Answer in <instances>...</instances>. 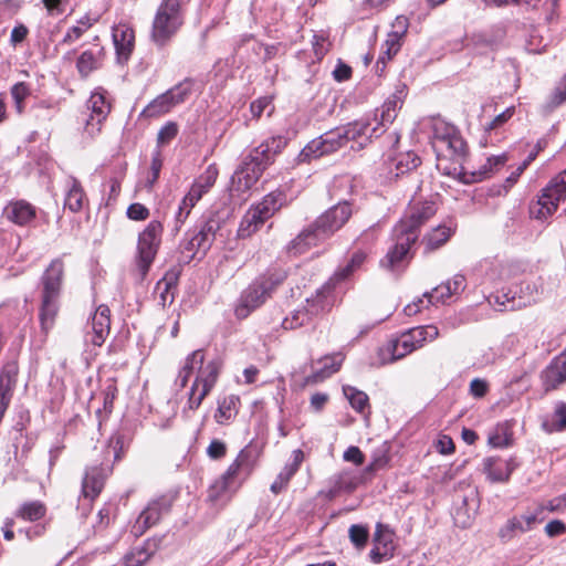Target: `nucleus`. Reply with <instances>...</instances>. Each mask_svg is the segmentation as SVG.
<instances>
[{
	"label": "nucleus",
	"mask_w": 566,
	"mask_h": 566,
	"mask_svg": "<svg viewBox=\"0 0 566 566\" xmlns=\"http://www.w3.org/2000/svg\"><path fill=\"white\" fill-rule=\"evenodd\" d=\"M344 460L347 462H353L356 465H360L364 463L365 457L363 452L357 447H349L343 455Z\"/></svg>",
	"instance_id": "774afa93"
},
{
	"label": "nucleus",
	"mask_w": 566,
	"mask_h": 566,
	"mask_svg": "<svg viewBox=\"0 0 566 566\" xmlns=\"http://www.w3.org/2000/svg\"><path fill=\"white\" fill-rule=\"evenodd\" d=\"M91 114L85 123V133L94 137L101 132L102 124L111 112V104L102 92H94L87 101Z\"/></svg>",
	"instance_id": "4468645a"
},
{
	"label": "nucleus",
	"mask_w": 566,
	"mask_h": 566,
	"mask_svg": "<svg viewBox=\"0 0 566 566\" xmlns=\"http://www.w3.org/2000/svg\"><path fill=\"white\" fill-rule=\"evenodd\" d=\"M552 429L555 431H562L566 429V403L558 402L556 403L553 420H552Z\"/></svg>",
	"instance_id": "052dcab7"
},
{
	"label": "nucleus",
	"mask_w": 566,
	"mask_h": 566,
	"mask_svg": "<svg viewBox=\"0 0 566 566\" xmlns=\"http://www.w3.org/2000/svg\"><path fill=\"white\" fill-rule=\"evenodd\" d=\"M378 128L374 127L369 134V137L373 136V134L377 133ZM368 132H369V124L363 123V122H355L352 124H348L344 127H340V133L343 134V138L345 144L349 140H356L363 136H366L368 138Z\"/></svg>",
	"instance_id": "ea45409f"
},
{
	"label": "nucleus",
	"mask_w": 566,
	"mask_h": 566,
	"mask_svg": "<svg viewBox=\"0 0 566 566\" xmlns=\"http://www.w3.org/2000/svg\"><path fill=\"white\" fill-rule=\"evenodd\" d=\"M436 211L433 202H415L409 206L405 218L398 224H405L408 232L418 234L419 227L434 216Z\"/></svg>",
	"instance_id": "b1692460"
},
{
	"label": "nucleus",
	"mask_w": 566,
	"mask_h": 566,
	"mask_svg": "<svg viewBox=\"0 0 566 566\" xmlns=\"http://www.w3.org/2000/svg\"><path fill=\"white\" fill-rule=\"evenodd\" d=\"M4 214L18 226H27L35 218V208L24 200H18L6 207Z\"/></svg>",
	"instance_id": "c85d7f7f"
},
{
	"label": "nucleus",
	"mask_w": 566,
	"mask_h": 566,
	"mask_svg": "<svg viewBox=\"0 0 566 566\" xmlns=\"http://www.w3.org/2000/svg\"><path fill=\"white\" fill-rule=\"evenodd\" d=\"M465 289V277L462 274H455L452 280L446 284L436 287V294L439 291H447V295H458Z\"/></svg>",
	"instance_id": "5fc2aeb1"
},
{
	"label": "nucleus",
	"mask_w": 566,
	"mask_h": 566,
	"mask_svg": "<svg viewBox=\"0 0 566 566\" xmlns=\"http://www.w3.org/2000/svg\"><path fill=\"white\" fill-rule=\"evenodd\" d=\"M240 398L235 395L223 397L218 402L214 419L219 424H228L232 421L239 411Z\"/></svg>",
	"instance_id": "473e14b6"
},
{
	"label": "nucleus",
	"mask_w": 566,
	"mask_h": 566,
	"mask_svg": "<svg viewBox=\"0 0 566 566\" xmlns=\"http://www.w3.org/2000/svg\"><path fill=\"white\" fill-rule=\"evenodd\" d=\"M273 109L272 97L270 96L260 97L250 105L253 118H260L264 112H268V115H271Z\"/></svg>",
	"instance_id": "4d7b16f0"
},
{
	"label": "nucleus",
	"mask_w": 566,
	"mask_h": 566,
	"mask_svg": "<svg viewBox=\"0 0 566 566\" xmlns=\"http://www.w3.org/2000/svg\"><path fill=\"white\" fill-rule=\"evenodd\" d=\"M340 128L329 130L310 142L300 153L298 161L305 163L332 154L345 146Z\"/></svg>",
	"instance_id": "9b49d317"
},
{
	"label": "nucleus",
	"mask_w": 566,
	"mask_h": 566,
	"mask_svg": "<svg viewBox=\"0 0 566 566\" xmlns=\"http://www.w3.org/2000/svg\"><path fill=\"white\" fill-rule=\"evenodd\" d=\"M46 509L39 501L27 502L20 506L17 516L24 521H38L45 515Z\"/></svg>",
	"instance_id": "37998d69"
},
{
	"label": "nucleus",
	"mask_w": 566,
	"mask_h": 566,
	"mask_svg": "<svg viewBox=\"0 0 566 566\" xmlns=\"http://www.w3.org/2000/svg\"><path fill=\"white\" fill-rule=\"evenodd\" d=\"M279 195L270 193L265 196L263 200L252 209L255 212H259V216L266 221L281 207V203L279 202Z\"/></svg>",
	"instance_id": "c03bdc74"
},
{
	"label": "nucleus",
	"mask_w": 566,
	"mask_h": 566,
	"mask_svg": "<svg viewBox=\"0 0 566 566\" xmlns=\"http://www.w3.org/2000/svg\"><path fill=\"white\" fill-rule=\"evenodd\" d=\"M218 169L210 165L192 184L188 193L184 197L176 213V228L179 229L189 217L192 208L216 184Z\"/></svg>",
	"instance_id": "1a4fd4ad"
},
{
	"label": "nucleus",
	"mask_w": 566,
	"mask_h": 566,
	"mask_svg": "<svg viewBox=\"0 0 566 566\" xmlns=\"http://www.w3.org/2000/svg\"><path fill=\"white\" fill-rule=\"evenodd\" d=\"M541 379L546 391L555 390L566 382V349L542 371Z\"/></svg>",
	"instance_id": "412c9836"
},
{
	"label": "nucleus",
	"mask_w": 566,
	"mask_h": 566,
	"mask_svg": "<svg viewBox=\"0 0 566 566\" xmlns=\"http://www.w3.org/2000/svg\"><path fill=\"white\" fill-rule=\"evenodd\" d=\"M366 258H367V254L363 251H357L355 252L349 262L338 269L335 274H334V277L333 280H336V281H343V280H347L348 277H350L358 269H360V266L364 264V262L366 261Z\"/></svg>",
	"instance_id": "a19ab883"
},
{
	"label": "nucleus",
	"mask_w": 566,
	"mask_h": 566,
	"mask_svg": "<svg viewBox=\"0 0 566 566\" xmlns=\"http://www.w3.org/2000/svg\"><path fill=\"white\" fill-rule=\"evenodd\" d=\"M504 38V29L496 27L473 33L470 36L469 45L476 54H489L496 51L502 45Z\"/></svg>",
	"instance_id": "2eb2a0df"
},
{
	"label": "nucleus",
	"mask_w": 566,
	"mask_h": 566,
	"mask_svg": "<svg viewBox=\"0 0 566 566\" xmlns=\"http://www.w3.org/2000/svg\"><path fill=\"white\" fill-rule=\"evenodd\" d=\"M566 199V169L551 179L548 185L542 189L537 203L531 208L535 219L545 220L553 216L560 203Z\"/></svg>",
	"instance_id": "0eeeda50"
},
{
	"label": "nucleus",
	"mask_w": 566,
	"mask_h": 566,
	"mask_svg": "<svg viewBox=\"0 0 566 566\" xmlns=\"http://www.w3.org/2000/svg\"><path fill=\"white\" fill-rule=\"evenodd\" d=\"M542 509H536L533 512H526L520 516L510 518L499 531V536L502 541H511L517 533H525L533 528L537 522L538 514Z\"/></svg>",
	"instance_id": "aec40b11"
},
{
	"label": "nucleus",
	"mask_w": 566,
	"mask_h": 566,
	"mask_svg": "<svg viewBox=\"0 0 566 566\" xmlns=\"http://www.w3.org/2000/svg\"><path fill=\"white\" fill-rule=\"evenodd\" d=\"M176 281V273H167L165 277L157 283V290H163L160 292V300L163 305H165L167 302L171 303L174 301V293L171 290L175 289Z\"/></svg>",
	"instance_id": "09e8293b"
},
{
	"label": "nucleus",
	"mask_w": 566,
	"mask_h": 566,
	"mask_svg": "<svg viewBox=\"0 0 566 566\" xmlns=\"http://www.w3.org/2000/svg\"><path fill=\"white\" fill-rule=\"evenodd\" d=\"M30 95V88L24 82H19L11 87V96L14 101L17 112L21 114L24 108V101Z\"/></svg>",
	"instance_id": "864d4df0"
},
{
	"label": "nucleus",
	"mask_w": 566,
	"mask_h": 566,
	"mask_svg": "<svg viewBox=\"0 0 566 566\" xmlns=\"http://www.w3.org/2000/svg\"><path fill=\"white\" fill-rule=\"evenodd\" d=\"M286 279L283 270H273L254 280L241 294L235 306L238 318L248 317L271 297L273 291Z\"/></svg>",
	"instance_id": "f03ea898"
},
{
	"label": "nucleus",
	"mask_w": 566,
	"mask_h": 566,
	"mask_svg": "<svg viewBox=\"0 0 566 566\" xmlns=\"http://www.w3.org/2000/svg\"><path fill=\"white\" fill-rule=\"evenodd\" d=\"M128 219L134 221H144L149 217V209L143 203H132L126 211Z\"/></svg>",
	"instance_id": "e2e57ef3"
},
{
	"label": "nucleus",
	"mask_w": 566,
	"mask_h": 566,
	"mask_svg": "<svg viewBox=\"0 0 566 566\" xmlns=\"http://www.w3.org/2000/svg\"><path fill=\"white\" fill-rule=\"evenodd\" d=\"M431 144L438 157L463 156L465 153V143L457 128L442 119L433 120Z\"/></svg>",
	"instance_id": "6e6552de"
},
{
	"label": "nucleus",
	"mask_w": 566,
	"mask_h": 566,
	"mask_svg": "<svg viewBox=\"0 0 566 566\" xmlns=\"http://www.w3.org/2000/svg\"><path fill=\"white\" fill-rule=\"evenodd\" d=\"M389 448L386 443H382L380 447H378L373 455L371 461L369 465L367 467L368 472H376L378 470L384 469L387 463L389 462V455H388Z\"/></svg>",
	"instance_id": "8fccbe9b"
},
{
	"label": "nucleus",
	"mask_w": 566,
	"mask_h": 566,
	"mask_svg": "<svg viewBox=\"0 0 566 566\" xmlns=\"http://www.w3.org/2000/svg\"><path fill=\"white\" fill-rule=\"evenodd\" d=\"M323 240L314 231L312 227L304 229L291 243L289 244V253L292 255H301L307 252L311 248L318 245Z\"/></svg>",
	"instance_id": "7c9ffc66"
},
{
	"label": "nucleus",
	"mask_w": 566,
	"mask_h": 566,
	"mask_svg": "<svg viewBox=\"0 0 566 566\" xmlns=\"http://www.w3.org/2000/svg\"><path fill=\"white\" fill-rule=\"evenodd\" d=\"M220 370L221 364L216 359L205 364V354L201 349L193 350L186 357L177 375L176 385L185 388L190 376L196 374V377L186 392L187 401L182 409L184 415L193 412L201 406L203 399L216 386Z\"/></svg>",
	"instance_id": "f257e3e1"
},
{
	"label": "nucleus",
	"mask_w": 566,
	"mask_h": 566,
	"mask_svg": "<svg viewBox=\"0 0 566 566\" xmlns=\"http://www.w3.org/2000/svg\"><path fill=\"white\" fill-rule=\"evenodd\" d=\"M399 107L398 101H388L382 105L381 122L392 123L397 115V108Z\"/></svg>",
	"instance_id": "0e129e2a"
},
{
	"label": "nucleus",
	"mask_w": 566,
	"mask_h": 566,
	"mask_svg": "<svg viewBox=\"0 0 566 566\" xmlns=\"http://www.w3.org/2000/svg\"><path fill=\"white\" fill-rule=\"evenodd\" d=\"M438 336L439 329L434 325L412 327L392 339L386 350L391 355V360L400 359Z\"/></svg>",
	"instance_id": "423d86ee"
},
{
	"label": "nucleus",
	"mask_w": 566,
	"mask_h": 566,
	"mask_svg": "<svg viewBox=\"0 0 566 566\" xmlns=\"http://www.w3.org/2000/svg\"><path fill=\"white\" fill-rule=\"evenodd\" d=\"M169 509L170 502L165 497L149 503L136 520L133 527L135 534L142 535L148 527L155 525L160 520L161 514L168 512Z\"/></svg>",
	"instance_id": "4be33fe9"
},
{
	"label": "nucleus",
	"mask_w": 566,
	"mask_h": 566,
	"mask_svg": "<svg viewBox=\"0 0 566 566\" xmlns=\"http://www.w3.org/2000/svg\"><path fill=\"white\" fill-rule=\"evenodd\" d=\"M111 331V311L106 305H99L92 316L91 332L86 333V342L102 346Z\"/></svg>",
	"instance_id": "a211bd4d"
},
{
	"label": "nucleus",
	"mask_w": 566,
	"mask_h": 566,
	"mask_svg": "<svg viewBox=\"0 0 566 566\" xmlns=\"http://www.w3.org/2000/svg\"><path fill=\"white\" fill-rule=\"evenodd\" d=\"M163 232V223L158 220H153L138 234L135 263L142 279L147 275L158 253L161 244Z\"/></svg>",
	"instance_id": "39448f33"
},
{
	"label": "nucleus",
	"mask_w": 566,
	"mask_h": 566,
	"mask_svg": "<svg viewBox=\"0 0 566 566\" xmlns=\"http://www.w3.org/2000/svg\"><path fill=\"white\" fill-rule=\"evenodd\" d=\"M262 174L258 164L243 160L231 178V192L239 196L245 193L258 182Z\"/></svg>",
	"instance_id": "dca6fc26"
},
{
	"label": "nucleus",
	"mask_w": 566,
	"mask_h": 566,
	"mask_svg": "<svg viewBox=\"0 0 566 566\" xmlns=\"http://www.w3.org/2000/svg\"><path fill=\"white\" fill-rule=\"evenodd\" d=\"M112 38L118 62H127L135 45V33L133 28L127 23L119 22L113 27Z\"/></svg>",
	"instance_id": "6ab92c4d"
},
{
	"label": "nucleus",
	"mask_w": 566,
	"mask_h": 566,
	"mask_svg": "<svg viewBox=\"0 0 566 566\" xmlns=\"http://www.w3.org/2000/svg\"><path fill=\"white\" fill-rule=\"evenodd\" d=\"M178 134V125L175 122L166 123L157 135V143L159 145H166L172 140Z\"/></svg>",
	"instance_id": "680f3d73"
},
{
	"label": "nucleus",
	"mask_w": 566,
	"mask_h": 566,
	"mask_svg": "<svg viewBox=\"0 0 566 566\" xmlns=\"http://www.w3.org/2000/svg\"><path fill=\"white\" fill-rule=\"evenodd\" d=\"M545 533L548 537H556L566 533V524L560 520H554L546 524Z\"/></svg>",
	"instance_id": "338daca9"
},
{
	"label": "nucleus",
	"mask_w": 566,
	"mask_h": 566,
	"mask_svg": "<svg viewBox=\"0 0 566 566\" xmlns=\"http://www.w3.org/2000/svg\"><path fill=\"white\" fill-rule=\"evenodd\" d=\"M57 313V298L42 297V306L40 312V321L42 329L48 332L54 324Z\"/></svg>",
	"instance_id": "79ce46f5"
},
{
	"label": "nucleus",
	"mask_w": 566,
	"mask_h": 566,
	"mask_svg": "<svg viewBox=\"0 0 566 566\" xmlns=\"http://www.w3.org/2000/svg\"><path fill=\"white\" fill-rule=\"evenodd\" d=\"M350 216V206L347 202L338 203L319 216L311 227L324 241L339 230Z\"/></svg>",
	"instance_id": "f8f14e48"
},
{
	"label": "nucleus",
	"mask_w": 566,
	"mask_h": 566,
	"mask_svg": "<svg viewBox=\"0 0 566 566\" xmlns=\"http://www.w3.org/2000/svg\"><path fill=\"white\" fill-rule=\"evenodd\" d=\"M279 195L270 193L265 196L263 200L252 209L255 212H259V216L266 221L281 207V203L279 202Z\"/></svg>",
	"instance_id": "a18cd8bd"
},
{
	"label": "nucleus",
	"mask_w": 566,
	"mask_h": 566,
	"mask_svg": "<svg viewBox=\"0 0 566 566\" xmlns=\"http://www.w3.org/2000/svg\"><path fill=\"white\" fill-rule=\"evenodd\" d=\"M87 202L86 195L75 178H69L66 181V193L64 199V207L72 212H78Z\"/></svg>",
	"instance_id": "2f4dec72"
},
{
	"label": "nucleus",
	"mask_w": 566,
	"mask_h": 566,
	"mask_svg": "<svg viewBox=\"0 0 566 566\" xmlns=\"http://www.w3.org/2000/svg\"><path fill=\"white\" fill-rule=\"evenodd\" d=\"M343 391L346 398L349 400L350 406L355 410L364 412L368 407V396L365 392L350 386H345Z\"/></svg>",
	"instance_id": "de8ad7c7"
},
{
	"label": "nucleus",
	"mask_w": 566,
	"mask_h": 566,
	"mask_svg": "<svg viewBox=\"0 0 566 566\" xmlns=\"http://www.w3.org/2000/svg\"><path fill=\"white\" fill-rule=\"evenodd\" d=\"M244 160L250 164H258L260 170L264 171L273 161L270 143L260 144L244 158Z\"/></svg>",
	"instance_id": "58836bf2"
},
{
	"label": "nucleus",
	"mask_w": 566,
	"mask_h": 566,
	"mask_svg": "<svg viewBox=\"0 0 566 566\" xmlns=\"http://www.w3.org/2000/svg\"><path fill=\"white\" fill-rule=\"evenodd\" d=\"M395 245L381 260V266L395 269L408 254L410 247L417 241L418 234L408 232L405 224H397L394 229Z\"/></svg>",
	"instance_id": "ddd939ff"
},
{
	"label": "nucleus",
	"mask_w": 566,
	"mask_h": 566,
	"mask_svg": "<svg viewBox=\"0 0 566 566\" xmlns=\"http://www.w3.org/2000/svg\"><path fill=\"white\" fill-rule=\"evenodd\" d=\"M264 222L265 220L259 216V212H255L252 208L249 209L240 222L238 237L241 239L251 237L263 226Z\"/></svg>",
	"instance_id": "e433bc0d"
},
{
	"label": "nucleus",
	"mask_w": 566,
	"mask_h": 566,
	"mask_svg": "<svg viewBox=\"0 0 566 566\" xmlns=\"http://www.w3.org/2000/svg\"><path fill=\"white\" fill-rule=\"evenodd\" d=\"M77 70L82 76H87L98 67V61L91 51L83 52L76 63Z\"/></svg>",
	"instance_id": "603ef678"
},
{
	"label": "nucleus",
	"mask_w": 566,
	"mask_h": 566,
	"mask_svg": "<svg viewBox=\"0 0 566 566\" xmlns=\"http://www.w3.org/2000/svg\"><path fill=\"white\" fill-rule=\"evenodd\" d=\"M452 229L447 226H439L434 228L430 233H428L423 242L426 244V251L430 252L436 249H439L451 237Z\"/></svg>",
	"instance_id": "4c0bfd02"
},
{
	"label": "nucleus",
	"mask_w": 566,
	"mask_h": 566,
	"mask_svg": "<svg viewBox=\"0 0 566 566\" xmlns=\"http://www.w3.org/2000/svg\"><path fill=\"white\" fill-rule=\"evenodd\" d=\"M391 165L395 166V171L391 166L389 167L390 174L397 178L408 171L416 169L420 165V158L411 151L399 154L391 160Z\"/></svg>",
	"instance_id": "c9c22d12"
},
{
	"label": "nucleus",
	"mask_w": 566,
	"mask_h": 566,
	"mask_svg": "<svg viewBox=\"0 0 566 566\" xmlns=\"http://www.w3.org/2000/svg\"><path fill=\"white\" fill-rule=\"evenodd\" d=\"M331 292V284L322 286L314 296L305 300V304L293 310L284 317L282 327L286 331L296 329L311 323L313 318L328 312L333 306Z\"/></svg>",
	"instance_id": "20e7f679"
},
{
	"label": "nucleus",
	"mask_w": 566,
	"mask_h": 566,
	"mask_svg": "<svg viewBox=\"0 0 566 566\" xmlns=\"http://www.w3.org/2000/svg\"><path fill=\"white\" fill-rule=\"evenodd\" d=\"M235 490L233 483L229 480H226L224 476H220L209 489V499L213 502H217L224 497L229 492Z\"/></svg>",
	"instance_id": "3c124183"
},
{
	"label": "nucleus",
	"mask_w": 566,
	"mask_h": 566,
	"mask_svg": "<svg viewBox=\"0 0 566 566\" xmlns=\"http://www.w3.org/2000/svg\"><path fill=\"white\" fill-rule=\"evenodd\" d=\"M106 479L105 470L101 467H91L85 471L82 482L84 497L94 500L101 493Z\"/></svg>",
	"instance_id": "cd10ccee"
},
{
	"label": "nucleus",
	"mask_w": 566,
	"mask_h": 566,
	"mask_svg": "<svg viewBox=\"0 0 566 566\" xmlns=\"http://www.w3.org/2000/svg\"><path fill=\"white\" fill-rule=\"evenodd\" d=\"M484 472L492 482H506L517 468L515 459L486 458L483 461Z\"/></svg>",
	"instance_id": "393cba45"
},
{
	"label": "nucleus",
	"mask_w": 566,
	"mask_h": 566,
	"mask_svg": "<svg viewBox=\"0 0 566 566\" xmlns=\"http://www.w3.org/2000/svg\"><path fill=\"white\" fill-rule=\"evenodd\" d=\"M343 360L344 357L342 354L325 356L317 361L318 367H316L313 375L307 378V381L318 382L326 379L339 370Z\"/></svg>",
	"instance_id": "c756f323"
},
{
	"label": "nucleus",
	"mask_w": 566,
	"mask_h": 566,
	"mask_svg": "<svg viewBox=\"0 0 566 566\" xmlns=\"http://www.w3.org/2000/svg\"><path fill=\"white\" fill-rule=\"evenodd\" d=\"M189 83H180L154 98L142 112L145 117L154 118L169 113L175 106L184 103L190 95Z\"/></svg>",
	"instance_id": "9d476101"
},
{
	"label": "nucleus",
	"mask_w": 566,
	"mask_h": 566,
	"mask_svg": "<svg viewBox=\"0 0 566 566\" xmlns=\"http://www.w3.org/2000/svg\"><path fill=\"white\" fill-rule=\"evenodd\" d=\"M227 447L226 444L220 440H212L210 444L207 448V454L211 459H221L226 455Z\"/></svg>",
	"instance_id": "69168bd1"
},
{
	"label": "nucleus",
	"mask_w": 566,
	"mask_h": 566,
	"mask_svg": "<svg viewBox=\"0 0 566 566\" xmlns=\"http://www.w3.org/2000/svg\"><path fill=\"white\" fill-rule=\"evenodd\" d=\"M156 552V543L145 542L142 546L134 547L124 556L126 566H143Z\"/></svg>",
	"instance_id": "72a5a7b5"
},
{
	"label": "nucleus",
	"mask_w": 566,
	"mask_h": 566,
	"mask_svg": "<svg viewBox=\"0 0 566 566\" xmlns=\"http://www.w3.org/2000/svg\"><path fill=\"white\" fill-rule=\"evenodd\" d=\"M394 534L387 526L378 523L374 534V548L370 551L369 556L374 563H380L392 556L394 552Z\"/></svg>",
	"instance_id": "5701e85b"
},
{
	"label": "nucleus",
	"mask_w": 566,
	"mask_h": 566,
	"mask_svg": "<svg viewBox=\"0 0 566 566\" xmlns=\"http://www.w3.org/2000/svg\"><path fill=\"white\" fill-rule=\"evenodd\" d=\"M303 460L304 452L301 449L294 450L292 452V462L286 464L276 478L287 485L292 476L298 471Z\"/></svg>",
	"instance_id": "49530a36"
},
{
	"label": "nucleus",
	"mask_w": 566,
	"mask_h": 566,
	"mask_svg": "<svg viewBox=\"0 0 566 566\" xmlns=\"http://www.w3.org/2000/svg\"><path fill=\"white\" fill-rule=\"evenodd\" d=\"M566 102V74L560 78L549 96L548 107L555 108Z\"/></svg>",
	"instance_id": "13d9d810"
},
{
	"label": "nucleus",
	"mask_w": 566,
	"mask_h": 566,
	"mask_svg": "<svg viewBox=\"0 0 566 566\" xmlns=\"http://www.w3.org/2000/svg\"><path fill=\"white\" fill-rule=\"evenodd\" d=\"M403 38V35L392 32L387 34V39L382 44V51L376 63L377 71H384L386 62L391 60L399 52Z\"/></svg>",
	"instance_id": "f704fd0d"
},
{
	"label": "nucleus",
	"mask_w": 566,
	"mask_h": 566,
	"mask_svg": "<svg viewBox=\"0 0 566 566\" xmlns=\"http://www.w3.org/2000/svg\"><path fill=\"white\" fill-rule=\"evenodd\" d=\"M359 482V478L349 470H343L331 479V488L326 491H322L321 494L327 500H333L340 492H353Z\"/></svg>",
	"instance_id": "bb28decb"
},
{
	"label": "nucleus",
	"mask_w": 566,
	"mask_h": 566,
	"mask_svg": "<svg viewBox=\"0 0 566 566\" xmlns=\"http://www.w3.org/2000/svg\"><path fill=\"white\" fill-rule=\"evenodd\" d=\"M506 161H507V156L505 154L489 157L486 159V163L482 166V170L480 171V175L483 177H488L492 172H494L497 169H500L501 167H503Z\"/></svg>",
	"instance_id": "bf43d9fd"
},
{
	"label": "nucleus",
	"mask_w": 566,
	"mask_h": 566,
	"mask_svg": "<svg viewBox=\"0 0 566 566\" xmlns=\"http://www.w3.org/2000/svg\"><path fill=\"white\" fill-rule=\"evenodd\" d=\"M64 265L61 260H53L42 276V297L57 298L62 285Z\"/></svg>",
	"instance_id": "a878e982"
},
{
	"label": "nucleus",
	"mask_w": 566,
	"mask_h": 566,
	"mask_svg": "<svg viewBox=\"0 0 566 566\" xmlns=\"http://www.w3.org/2000/svg\"><path fill=\"white\" fill-rule=\"evenodd\" d=\"M349 538L352 543L359 549L366 546L368 541L369 531L366 526L354 524L349 527Z\"/></svg>",
	"instance_id": "6e6d98bb"
},
{
	"label": "nucleus",
	"mask_w": 566,
	"mask_h": 566,
	"mask_svg": "<svg viewBox=\"0 0 566 566\" xmlns=\"http://www.w3.org/2000/svg\"><path fill=\"white\" fill-rule=\"evenodd\" d=\"M255 463L256 460L252 451L248 448L242 449L222 476L232 482L233 486L237 488L235 483L239 482L240 484L242 481L248 479L254 470Z\"/></svg>",
	"instance_id": "f3484780"
},
{
	"label": "nucleus",
	"mask_w": 566,
	"mask_h": 566,
	"mask_svg": "<svg viewBox=\"0 0 566 566\" xmlns=\"http://www.w3.org/2000/svg\"><path fill=\"white\" fill-rule=\"evenodd\" d=\"M184 23L180 0H163L153 21L150 38L156 45H166Z\"/></svg>",
	"instance_id": "7ed1b4c3"
}]
</instances>
